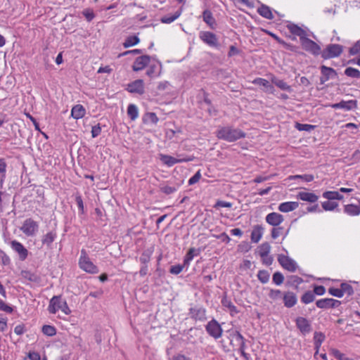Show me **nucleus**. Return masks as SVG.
<instances>
[{"mask_svg":"<svg viewBox=\"0 0 360 360\" xmlns=\"http://www.w3.org/2000/svg\"><path fill=\"white\" fill-rule=\"evenodd\" d=\"M321 77H320L321 84H324L330 79H334L337 77L338 74L336 71L332 68L326 65H321Z\"/></svg>","mask_w":360,"mask_h":360,"instance_id":"13","label":"nucleus"},{"mask_svg":"<svg viewBox=\"0 0 360 360\" xmlns=\"http://www.w3.org/2000/svg\"><path fill=\"white\" fill-rule=\"evenodd\" d=\"M283 295L280 290L271 289L269 292V297L273 300H277L282 297Z\"/></svg>","mask_w":360,"mask_h":360,"instance_id":"52","label":"nucleus"},{"mask_svg":"<svg viewBox=\"0 0 360 360\" xmlns=\"http://www.w3.org/2000/svg\"><path fill=\"white\" fill-rule=\"evenodd\" d=\"M328 293L334 297L341 298L343 297L342 292L340 288H330L328 289Z\"/></svg>","mask_w":360,"mask_h":360,"instance_id":"55","label":"nucleus"},{"mask_svg":"<svg viewBox=\"0 0 360 360\" xmlns=\"http://www.w3.org/2000/svg\"><path fill=\"white\" fill-rule=\"evenodd\" d=\"M343 212L350 217H355L360 214V207L355 204H347L344 206Z\"/></svg>","mask_w":360,"mask_h":360,"instance_id":"24","label":"nucleus"},{"mask_svg":"<svg viewBox=\"0 0 360 360\" xmlns=\"http://www.w3.org/2000/svg\"><path fill=\"white\" fill-rule=\"evenodd\" d=\"M179 158H175L174 157L169 155H160V160L163 162V163L169 167H172L176 163L183 162H190L193 160V156H188L186 158H181V155H178Z\"/></svg>","mask_w":360,"mask_h":360,"instance_id":"10","label":"nucleus"},{"mask_svg":"<svg viewBox=\"0 0 360 360\" xmlns=\"http://www.w3.org/2000/svg\"><path fill=\"white\" fill-rule=\"evenodd\" d=\"M323 197L328 200H341L343 199L344 196L340 194L338 191H325L323 193Z\"/></svg>","mask_w":360,"mask_h":360,"instance_id":"35","label":"nucleus"},{"mask_svg":"<svg viewBox=\"0 0 360 360\" xmlns=\"http://www.w3.org/2000/svg\"><path fill=\"white\" fill-rule=\"evenodd\" d=\"M201 178V174L200 171H198L192 177H191L188 180V184L193 185L197 183L200 179Z\"/></svg>","mask_w":360,"mask_h":360,"instance_id":"61","label":"nucleus"},{"mask_svg":"<svg viewBox=\"0 0 360 360\" xmlns=\"http://www.w3.org/2000/svg\"><path fill=\"white\" fill-rule=\"evenodd\" d=\"M83 15L89 22L91 21L95 17L94 13L89 10H84L83 11Z\"/></svg>","mask_w":360,"mask_h":360,"instance_id":"64","label":"nucleus"},{"mask_svg":"<svg viewBox=\"0 0 360 360\" xmlns=\"http://www.w3.org/2000/svg\"><path fill=\"white\" fill-rule=\"evenodd\" d=\"M179 185L177 184H170L168 185L165 184H160V189L161 191H162L164 193L167 195H169L171 193H173L177 191L179 188Z\"/></svg>","mask_w":360,"mask_h":360,"instance_id":"33","label":"nucleus"},{"mask_svg":"<svg viewBox=\"0 0 360 360\" xmlns=\"http://www.w3.org/2000/svg\"><path fill=\"white\" fill-rule=\"evenodd\" d=\"M142 120L145 124H153L157 122L158 117L155 112H146L143 115Z\"/></svg>","mask_w":360,"mask_h":360,"instance_id":"36","label":"nucleus"},{"mask_svg":"<svg viewBox=\"0 0 360 360\" xmlns=\"http://www.w3.org/2000/svg\"><path fill=\"white\" fill-rule=\"evenodd\" d=\"M127 115L131 120H135L138 117V108L134 104H129L128 105Z\"/></svg>","mask_w":360,"mask_h":360,"instance_id":"41","label":"nucleus"},{"mask_svg":"<svg viewBox=\"0 0 360 360\" xmlns=\"http://www.w3.org/2000/svg\"><path fill=\"white\" fill-rule=\"evenodd\" d=\"M21 275L24 278L27 279L28 281H37V276L34 274H33L29 271H22Z\"/></svg>","mask_w":360,"mask_h":360,"instance_id":"53","label":"nucleus"},{"mask_svg":"<svg viewBox=\"0 0 360 360\" xmlns=\"http://www.w3.org/2000/svg\"><path fill=\"white\" fill-rule=\"evenodd\" d=\"M202 18L206 24H207L211 28H214L216 25V21L210 10L207 9L203 11Z\"/></svg>","mask_w":360,"mask_h":360,"instance_id":"32","label":"nucleus"},{"mask_svg":"<svg viewBox=\"0 0 360 360\" xmlns=\"http://www.w3.org/2000/svg\"><path fill=\"white\" fill-rule=\"evenodd\" d=\"M286 27L292 34L298 37L300 41H302L304 37L308 36L307 32L303 28L292 22H288Z\"/></svg>","mask_w":360,"mask_h":360,"instance_id":"15","label":"nucleus"},{"mask_svg":"<svg viewBox=\"0 0 360 360\" xmlns=\"http://www.w3.org/2000/svg\"><path fill=\"white\" fill-rule=\"evenodd\" d=\"M150 57L147 55L136 58L132 65L133 70L138 72L143 70L150 63Z\"/></svg>","mask_w":360,"mask_h":360,"instance_id":"17","label":"nucleus"},{"mask_svg":"<svg viewBox=\"0 0 360 360\" xmlns=\"http://www.w3.org/2000/svg\"><path fill=\"white\" fill-rule=\"evenodd\" d=\"M257 278H258V280L262 283H266L269 281L270 274L266 270H259L257 273Z\"/></svg>","mask_w":360,"mask_h":360,"instance_id":"43","label":"nucleus"},{"mask_svg":"<svg viewBox=\"0 0 360 360\" xmlns=\"http://www.w3.org/2000/svg\"><path fill=\"white\" fill-rule=\"evenodd\" d=\"M86 114V110L82 105H75L71 110V115L75 120L82 118Z\"/></svg>","mask_w":360,"mask_h":360,"instance_id":"26","label":"nucleus"},{"mask_svg":"<svg viewBox=\"0 0 360 360\" xmlns=\"http://www.w3.org/2000/svg\"><path fill=\"white\" fill-rule=\"evenodd\" d=\"M349 53L352 56L357 55L360 53V39L349 49Z\"/></svg>","mask_w":360,"mask_h":360,"instance_id":"54","label":"nucleus"},{"mask_svg":"<svg viewBox=\"0 0 360 360\" xmlns=\"http://www.w3.org/2000/svg\"><path fill=\"white\" fill-rule=\"evenodd\" d=\"M221 304L227 309L231 316H234L239 312L237 307L232 303L231 300L226 297L222 298Z\"/></svg>","mask_w":360,"mask_h":360,"instance_id":"27","label":"nucleus"},{"mask_svg":"<svg viewBox=\"0 0 360 360\" xmlns=\"http://www.w3.org/2000/svg\"><path fill=\"white\" fill-rule=\"evenodd\" d=\"M189 315L195 321H204L206 320V309L202 307H194L189 309Z\"/></svg>","mask_w":360,"mask_h":360,"instance_id":"14","label":"nucleus"},{"mask_svg":"<svg viewBox=\"0 0 360 360\" xmlns=\"http://www.w3.org/2000/svg\"><path fill=\"white\" fill-rule=\"evenodd\" d=\"M252 84L264 87L263 91L266 93L274 94V86L266 79L257 77L252 81Z\"/></svg>","mask_w":360,"mask_h":360,"instance_id":"21","label":"nucleus"},{"mask_svg":"<svg viewBox=\"0 0 360 360\" xmlns=\"http://www.w3.org/2000/svg\"><path fill=\"white\" fill-rule=\"evenodd\" d=\"M278 262L283 269L288 271L295 272L297 269V263L288 256L279 255L278 256Z\"/></svg>","mask_w":360,"mask_h":360,"instance_id":"8","label":"nucleus"},{"mask_svg":"<svg viewBox=\"0 0 360 360\" xmlns=\"http://www.w3.org/2000/svg\"><path fill=\"white\" fill-rule=\"evenodd\" d=\"M79 266L82 270L89 274H97L98 272V267L90 260L84 249L81 250Z\"/></svg>","mask_w":360,"mask_h":360,"instance_id":"4","label":"nucleus"},{"mask_svg":"<svg viewBox=\"0 0 360 360\" xmlns=\"http://www.w3.org/2000/svg\"><path fill=\"white\" fill-rule=\"evenodd\" d=\"M247 348L245 341H243L240 343V347L238 349V352H240V355L245 359V360H250V355L245 352V349Z\"/></svg>","mask_w":360,"mask_h":360,"instance_id":"51","label":"nucleus"},{"mask_svg":"<svg viewBox=\"0 0 360 360\" xmlns=\"http://www.w3.org/2000/svg\"><path fill=\"white\" fill-rule=\"evenodd\" d=\"M340 289L343 295L346 294L349 296L354 293L352 286L347 283H342L340 285Z\"/></svg>","mask_w":360,"mask_h":360,"instance_id":"48","label":"nucleus"},{"mask_svg":"<svg viewBox=\"0 0 360 360\" xmlns=\"http://www.w3.org/2000/svg\"><path fill=\"white\" fill-rule=\"evenodd\" d=\"M205 328L207 334L215 340L220 338L222 335L223 329L219 322L214 319L210 321Z\"/></svg>","mask_w":360,"mask_h":360,"instance_id":"5","label":"nucleus"},{"mask_svg":"<svg viewBox=\"0 0 360 360\" xmlns=\"http://www.w3.org/2000/svg\"><path fill=\"white\" fill-rule=\"evenodd\" d=\"M283 220V215L277 212H271L266 216V221L273 226H278Z\"/></svg>","mask_w":360,"mask_h":360,"instance_id":"20","label":"nucleus"},{"mask_svg":"<svg viewBox=\"0 0 360 360\" xmlns=\"http://www.w3.org/2000/svg\"><path fill=\"white\" fill-rule=\"evenodd\" d=\"M271 81L274 84H275L281 90L287 91L288 92H291L292 91L291 86L288 85L285 81L280 79L275 76L271 77Z\"/></svg>","mask_w":360,"mask_h":360,"instance_id":"29","label":"nucleus"},{"mask_svg":"<svg viewBox=\"0 0 360 360\" xmlns=\"http://www.w3.org/2000/svg\"><path fill=\"white\" fill-rule=\"evenodd\" d=\"M140 41L139 38L136 36H129L128 37L124 42L123 43V46L124 48H129L130 46H134L139 44Z\"/></svg>","mask_w":360,"mask_h":360,"instance_id":"42","label":"nucleus"},{"mask_svg":"<svg viewBox=\"0 0 360 360\" xmlns=\"http://www.w3.org/2000/svg\"><path fill=\"white\" fill-rule=\"evenodd\" d=\"M48 310L51 314H56L58 310H61L66 315L71 313L66 301L62 300L61 296H53L51 299Z\"/></svg>","mask_w":360,"mask_h":360,"instance_id":"2","label":"nucleus"},{"mask_svg":"<svg viewBox=\"0 0 360 360\" xmlns=\"http://www.w3.org/2000/svg\"><path fill=\"white\" fill-rule=\"evenodd\" d=\"M232 207V203L224 200H217L215 203L214 207V208H219V207H227L231 208Z\"/></svg>","mask_w":360,"mask_h":360,"instance_id":"56","label":"nucleus"},{"mask_svg":"<svg viewBox=\"0 0 360 360\" xmlns=\"http://www.w3.org/2000/svg\"><path fill=\"white\" fill-rule=\"evenodd\" d=\"M313 293H314V295H323L326 292V288L323 285H316L314 288V291H312Z\"/></svg>","mask_w":360,"mask_h":360,"instance_id":"60","label":"nucleus"},{"mask_svg":"<svg viewBox=\"0 0 360 360\" xmlns=\"http://www.w3.org/2000/svg\"><path fill=\"white\" fill-rule=\"evenodd\" d=\"M257 13L261 16L268 20H272L274 18L270 7L265 4H262L261 6L257 8Z\"/></svg>","mask_w":360,"mask_h":360,"instance_id":"28","label":"nucleus"},{"mask_svg":"<svg viewBox=\"0 0 360 360\" xmlns=\"http://www.w3.org/2000/svg\"><path fill=\"white\" fill-rule=\"evenodd\" d=\"M216 136L228 142H234L245 138L246 134L241 129L234 128L232 126H219L215 132Z\"/></svg>","mask_w":360,"mask_h":360,"instance_id":"1","label":"nucleus"},{"mask_svg":"<svg viewBox=\"0 0 360 360\" xmlns=\"http://www.w3.org/2000/svg\"><path fill=\"white\" fill-rule=\"evenodd\" d=\"M322 207L326 211H333L338 206L336 202L325 201L321 204Z\"/></svg>","mask_w":360,"mask_h":360,"instance_id":"49","label":"nucleus"},{"mask_svg":"<svg viewBox=\"0 0 360 360\" xmlns=\"http://www.w3.org/2000/svg\"><path fill=\"white\" fill-rule=\"evenodd\" d=\"M231 336L233 337V338H235L237 341H239L240 343L243 341H245V339L244 338V337L242 335V334L239 332V331H233L231 334Z\"/></svg>","mask_w":360,"mask_h":360,"instance_id":"63","label":"nucleus"},{"mask_svg":"<svg viewBox=\"0 0 360 360\" xmlns=\"http://www.w3.org/2000/svg\"><path fill=\"white\" fill-rule=\"evenodd\" d=\"M295 127L298 131H311L315 129L316 126L309 124H301L296 122Z\"/></svg>","mask_w":360,"mask_h":360,"instance_id":"44","label":"nucleus"},{"mask_svg":"<svg viewBox=\"0 0 360 360\" xmlns=\"http://www.w3.org/2000/svg\"><path fill=\"white\" fill-rule=\"evenodd\" d=\"M315 300L314 293L312 291L308 290L305 292L301 297V302L305 304L311 303Z\"/></svg>","mask_w":360,"mask_h":360,"instance_id":"40","label":"nucleus"},{"mask_svg":"<svg viewBox=\"0 0 360 360\" xmlns=\"http://www.w3.org/2000/svg\"><path fill=\"white\" fill-rule=\"evenodd\" d=\"M181 10H178L172 15H168L161 18L160 21L162 23L169 24L174 22L176 19H177L181 15Z\"/></svg>","mask_w":360,"mask_h":360,"instance_id":"37","label":"nucleus"},{"mask_svg":"<svg viewBox=\"0 0 360 360\" xmlns=\"http://www.w3.org/2000/svg\"><path fill=\"white\" fill-rule=\"evenodd\" d=\"M91 136L93 138H96V137L98 136L101 132V127L100 126V124L93 126L91 128Z\"/></svg>","mask_w":360,"mask_h":360,"instance_id":"59","label":"nucleus"},{"mask_svg":"<svg viewBox=\"0 0 360 360\" xmlns=\"http://www.w3.org/2000/svg\"><path fill=\"white\" fill-rule=\"evenodd\" d=\"M297 198L302 201L314 203L319 200V196L314 193L301 191L297 193Z\"/></svg>","mask_w":360,"mask_h":360,"instance_id":"23","label":"nucleus"},{"mask_svg":"<svg viewBox=\"0 0 360 360\" xmlns=\"http://www.w3.org/2000/svg\"><path fill=\"white\" fill-rule=\"evenodd\" d=\"M326 339L325 335L321 332H315L314 334V347L315 349L319 352L321 344L324 342Z\"/></svg>","mask_w":360,"mask_h":360,"instance_id":"34","label":"nucleus"},{"mask_svg":"<svg viewBox=\"0 0 360 360\" xmlns=\"http://www.w3.org/2000/svg\"><path fill=\"white\" fill-rule=\"evenodd\" d=\"M262 234H263L262 227L259 225L255 226L253 228V230L251 233L252 242L255 243H258L261 240V238L262 237Z\"/></svg>","mask_w":360,"mask_h":360,"instance_id":"30","label":"nucleus"},{"mask_svg":"<svg viewBox=\"0 0 360 360\" xmlns=\"http://www.w3.org/2000/svg\"><path fill=\"white\" fill-rule=\"evenodd\" d=\"M184 266V265L181 264L172 266L170 267L169 272L172 274L177 275L182 271Z\"/></svg>","mask_w":360,"mask_h":360,"instance_id":"57","label":"nucleus"},{"mask_svg":"<svg viewBox=\"0 0 360 360\" xmlns=\"http://www.w3.org/2000/svg\"><path fill=\"white\" fill-rule=\"evenodd\" d=\"M302 49L311 53L314 56L321 55V46L313 40L309 39L307 36L300 41Z\"/></svg>","mask_w":360,"mask_h":360,"instance_id":"6","label":"nucleus"},{"mask_svg":"<svg viewBox=\"0 0 360 360\" xmlns=\"http://www.w3.org/2000/svg\"><path fill=\"white\" fill-rule=\"evenodd\" d=\"M333 109H345L346 110H351L357 107V102L356 100H349L347 101H342L340 103H336L330 105Z\"/></svg>","mask_w":360,"mask_h":360,"instance_id":"18","label":"nucleus"},{"mask_svg":"<svg viewBox=\"0 0 360 360\" xmlns=\"http://www.w3.org/2000/svg\"><path fill=\"white\" fill-rule=\"evenodd\" d=\"M283 230V227L273 228L271 230V237L274 239L277 238L278 237H279V236L281 235Z\"/></svg>","mask_w":360,"mask_h":360,"instance_id":"62","label":"nucleus"},{"mask_svg":"<svg viewBox=\"0 0 360 360\" xmlns=\"http://www.w3.org/2000/svg\"><path fill=\"white\" fill-rule=\"evenodd\" d=\"M57 237V233L56 231H51L44 236H43L41 239V243L44 245H46L49 248L51 243L55 240Z\"/></svg>","mask_w":360,"mask_h":360,"instance_id":"31","label":"nucleus"},{"mask_svg":"<svg viewBox=\"0 0 360 360\" xmlns=\"http://www.w3.org/2000/svg\"><path fill=\"white\" fill-rule=\"evenodd\" d=\"M272 281L276 285H281L283 283L284 276L281 272L276 271L273 274Z\"/></svg>","mask_w":360,"mask_h":360,"instance_id":"50","label":"nucleus"},{"mask_svg":"<svg viewBox=\"0 0 360 360\" xmlns=\"http://www.w3.org/2000/svg\"><path fill=\"white\" fill-rule=\"evenodd\" d=\"M199 38L210 47L217 48L219 46L218 38L213 32L201 31L199 33Z\"/></svg>","mask_w":360,"mask_h":360,"instance_id":"7","label":"nucleus"},{"mask_svg":"<svg viewBox=\"0 0 360 360\" xmlns=\"http://www.w3.org/2000/svg\"><path fill=\"white\" fill-rule=\"evenodd\" d=\"M42 333L49 337H52L56 334V329L54 326L50 325H44L42 327Z\"/></svg>","mask_w":360,"mask_h":360,"instance_id":"46","label":"nucleus"},{"mask_svg":"<svg viewBox=\"0 0 360 360\" xmlns=\"http://www.w3.org/2000/svg\"><path fill=\"white\" fill-rule=\"evenodd\" d=\"M197 255L195 248L189 249L184 259V265H189L193 257Z\"/></svg>","mask_w":360,"mask_h":360,"instance_id":"45","label":"nucleus"},{"mask_svg":"<svg viewBox=\"0 0 360 360\" xmlns=\"http://www.w3.org/2000/svg\"><path fill=\"white\" fill-rule=\"evenodd\" d=\"M11 247L19 254L21 260H25L27 258L28 251L20 243L13 240L11 242Z\"/></svg>","mask_w":360,"mask_h":360,"instance_id":"22","label":"nucleus"},{"mask_svg":"<svg viewBox=\"0 0 360 360\" xmlns=\"http://www.w3.org/2000/svg\"><path fill=\"white\" fill-rule=\"evenodd\" d=\"M295 322L296 327L299 329L302 334L306 335L311 332V323L306 318L302 316H298L295 319Z\"/></svg>","mask_w":360,"mask_h":360,"instance_id":"12","label":"nucleus"},{"mask_svg":"<svg viewBox=\"0 0 360 360\" xmlns=\"http://www.w3.org/2000/svg\"><path fill=\"white\" fill-rule=\"evenodd\" d=\"M126 90L130 93L143 94L144 93L143 82L142 79H136L127 84Z\"/></svg>","mask_w":360,"mask_h":360,"instance_id":"16","label":"nucleus"},{"mask_svg":"<svg viewBox=\"0 0 360 360\" xmlns=\"http://www.w3.org/2000/svg\"><path fill=\"white\" fill-rule=\"evenodd\" d=\"M340 304V301L333 298H323L316 302V307L323 309L337 308Z\"/></svg>","mask_w":360,"mask_h":360,"instance_id":"9","label":"nucleus"},{"mask_svg":"<svg viewBox=\"0 0 360 360\" xmlns=\"http://www.w3.org/2000/svg\"><path fill=\"white\" fill-rule=\"evenodd\" d=\"M343 46L338 44H329L321 51L323 59L327 60L339 57L343 51Z\"/></svg>","mask_w":360,"mask_h":360,"instance_id":"3","label":"nucleus"},{"mask_svg":"<svg viewBox=\"0 0 360 360\" xmlns=\"http://www.w3.org/2000/svg\"><path fill=\"white\" fill-rule=\"evenodd\" d=\"M284 306L287 308L294 307L297 302V297L295 292L291 291L285 292L283 295Z\"/></svg>","mask_w":360,"mask_h":360,"instance_id":"19","label":"nucleus"},{"mask_svg":"<svg viewBox=\"0 0 360 360\" xmlns=\"http://www.w3.org/2000/svg\"><path fill=\"white\" fill-rule=\"evenodd\" d=\"M298 207L297 202H284L279 205L278 210L281 212H288L296 210Z\"/></svg>","mask_w":360,"mask_h":360,"instance_id":"25","label":"nucleus"},{"mask_svg":"<svg viewBox=\"0 0 360 360\" xmlns=\"http://www.w3.org/2000/svg\"><path fill=\"white\" fill-rule=\"evenodd\" d=\"M38 228V224L30 218L27 219L24 221L21 227V230L26 236H31L34 235V233L37 231Z\"/></svg>","mask_w":360,"mask_h":360,"instance_id":"11","label":"nucleus"},{"mask_svg":"<svg viewBox=\"0 0 360 360\" xmlns=\"http://www.w3.org/2000/svg\"><path fill=\"white\" fill-rule=\"evenodd\" d=\"M0 311L11 314L13 312V309L11 306L7 305L2 300H0Z\"/></svg>","mask_w":360,"mask_h":360,"instance_id":"58","label":"nucleus"},{"mask_svg":"<svg viewBox=\"0 0 360 360\" xmlns=\"http://www.w3.org/2000/svg\"><path fill=\"white\" fill-rule=\"evenodd\" d=\"M259 255L261 257H266L271 250V245L268 243H263L259 248Z\"/></svg>","mask_w":360,"mask_h":360,"instance_id":"38","label":"nucleus"},{"mask_svg":"<svg viewBox=\"0 0 360 360\" xmlns=\"http://www.w3.org/2000/svg\"><path fill=\"white\" fill-rule=\"evenodd\" d=\"M300 179L305 182H311L314 180V177L312 174H303V175H292L288 177V179Z\"/></svg>","mask_w":360,"mask_h":360,"instance_id":"47","label":"nucleus"},{"mask_svg":"<svg viewBox=\"0 0 360 360\" xmlns=\"http://www.w3.org/2000/svg\"><path fill=\"white\" fill-rule=\"evenodd\" d=\"M344 73L349 77L360 79V71L358 69L348 67L345 70Z\"/></svg>","mask_w":360,"mask_h":360,"instance_id":"39","label":"nucleus"}]
</instances>
